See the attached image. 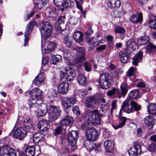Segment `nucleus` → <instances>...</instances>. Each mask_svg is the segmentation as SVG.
I'll list each match as a JSON object with an SVG mask.
<instances>
[{
	"label": "nucleus",
	"instance_id": "obj_51",
	"mask_svg": "<svg viewBox=\"0 0 156 156\" xmlns=\"http://www.w3.org/2000/svg\"><path fill=\"white\" fill-rule=\"evenodd\" d=\"M130 103L132 105V108H133L134 110L137 111L141 109V106L133 101H131Z\"/></svg>",
	"mask_w": 156,
	"mask_h": 156
},
{
	"label": "nucleus",
	"instance_id": "obj_37",
	"mask_svg": "<svg viewBox=\"0 0 156 156\" xmlns=\"http://www.w3.org/2000/svg\"><path fill=\"white\" fill-rule=\"evenodd\" d=\"M70 0H65L63 1L62 4L58 8V10L62 12L65 9L69 8Z\"/></svg>",
	"mask_w": 156,
	"mask_h": 156
},
{
	"label": "nucleus",
	"instance_id": "obj_63",
	"mask_svg": "<svg viewBox=\"0 0 156 156\" xmlns=\"http://www.w3.org/2000/svg\"><path fill=\"white\" fill-rule=\"evenodd\" d=\"M72 110L74 114L77 115L80 114V112L79 110V108L78 106L74 107L73 108Z\"/></svg>",
	"mask_w": 156,
	"mask_h": 156
},
{
	"label": "nucleus",
	"instance_id": "obj_24",
	"mask_svg": "<svg viewBox=\"0 0 156 156\" xmlns=\"http://www.w3.org/2000/svg\"><path fill=\"white\" fill-rule=\"evenodd\" d=\"M154 122V117L150 115L147 116L144 119V123L149 127V129L150 130L152 128Z\"/></svg>",
	"mask_w": 156,
	"mask_h": 156
},
{
	"label": "nucleus",
	"instance_id": "obj_23",
	"mask_svg": "<svg viewBox=\"0 0 156 156\" xmlns=\"http://www.w3.org/2000/svg\"><path fill=\"white\" fill-rule=\"evenodd\" d=\"M69 85L67 82H63L58 87V90L59 93L66 94L68 90Z\"/></svg>",
	"mask_w": 156,
	"mask_h": 156
},
{
	"label": "nucleus",
	"instance_id": "obj_4",
	"mask_svg": "<svg viewBox=\"0 0 156 156\" xmlns=\"http://www.w3.org/2000/svg\"><path fill=\"white\" fill-rule=\"evenodd\" d=\"M48 112V121L51 122L55 120L60 115L61 111L58 107L51 105Z\"/></svg>",
	"mask_w": 156,
	"mask_h": 156
},
{
	"label": "nucleus",
	"instance_id": "obj_39",
	"mask_svg": "<svg viewBox=\"0 0 156 156\" xmlns=\"http://www.w3.org/2000/svg\"><path fill=\"white\" fill-rule=\"evenodd\" d=\"M150 40V37L148 36H142L138 40V43L140 45L147 44Z\"/></svg>",
	"mask_w": 156,
	"mask_h": 156
},
{
	"label": "nucleus",
	"instance_id": "obj_61",
	"mask_svg": "<svg viewBox=\"0 0 156 156\" xmlns=\"http://www.w3.org/2000/svg\"><path fill=\"white\" fill-rule=\"evenodd\" d=\"M92 146V148L93 149L95 150L96 152H97L99 151L100 146L99 145H96L94 143L91 144Z\"/></svg>",
	"mask_w": 156,
	"mask_h": 156
},
{
	"label": "nucleus",
	"instance_id": "obj_3",
	"mask_svg": "<svg viewBox=\"0 0 156 156\" xmlns=\"http://www.w3.org/2000/svg\"><path fill=\"white\" fill-rule=\"evenodd\" d=\"M27 133V130L24 127L14 126L9 134V135L12 136L16 139L22 140L26 137Z\"/></svg>",
	"mask_w": 156,
	"mask_h": 156
},
{
	"label": "nucleus",
	"instance_id": "obj_33",
	"mask_svg": "<svg viewBox=\"0 0 156 156\" xmlns=\"http://www.w3.org/2000/svg\"><path fill=\"white\" fill-rule=\"evenodd\" d=\"M148 25L151 28L156 29V16L151 15L150 16Z\"/></svg>",
	"mask_w": 156,
	"mask_h": 156
},
{
	"label": "nucleus",
	"instance_id": "obj_57",
	"mask_svg": "<svg viewBox=\"0 0 156 156\" xmlns=\"http://www.w3.org/2000/svg\"><path fill=\"white\" fill-rule=\"evenodd\" d=\"M135 68L133 67H130L127 73V75L128 76L131 77L134 75Z\"/></svg>",
	"mask_w": 156,
	"mask_h": 156
},
{
	"label": "nucleus",
	"instance_id": "obj_21",
	"mask_svg": "<svg viewBox=\"0 0 156 156\" xmlns=\"http://www.w3.org/2000/svg\"><path fill=\"white\" fill-rule=\"evenodd\" d=\"M45 76L43 72H41L38 74L35 78L33 82L37 86L41 85L45 79Z\"/></svg>",
	"mask_w": 156,
	"mask_h": 156
},
{
	"label": "nucleus",
	"instance_id": "obj_49",
	"mask_svg": "<svg viewBox=\"0 0 156 156\" xmlns=\"http://www.w3.org/2000/svg\"><path fill=\"white\" fill-rule=\"evenodd\" d=\"M48 0H40L39 2L36 3L35 6V7L40 9L43 6L46 4V2Z\"/></svg>",
	"mask_w": 156,
	"mask_h": 156
},
{
	"label": "nucleus",
	"instance_id": "obj_18",
	"mask_svg": "<svg viewBox=\"0 0 156 156\" xmlns=\"http://www.w3.org/2000/svg\"><path fill=\"white\" fill-rule=\"evenodd\" d=\"M50 127L49 122L46 120H41L38 122L37 128L41 131H46Z\"/></svg>",
	"mask_w": 156,
	"mask_h": 156
},
{
	"label": "nucleus",
	"instance_id": "obj_34",
	"mask_svg": "<svg viewBox=\"0 0 156 156\" xmlns=\"http://www.w3.org/2000/svg\"><path fill=\"white\" fill-rule=\"evenodd\" d=\"M83 36L82 32L79 31H76L73 35L74 40L77 42H80L83 41Z\"/></svg>",
	"mask_w": 156,
	"mask_h": 156
},
{
	"label": "nucleus",
	"instance_id": "obj_52",
	"mask_svg": "<svg viewBox=\"0 0 156 156\" xmlns=\"http://www.w3.org/2000/svg\"><path fill=\"white\" fill-rule=\"evenodd\" d=\"M110 107V105L108 104H102L101 106V108L102 112L104 113H105Z\"/></svg>",
	"mask_w": 156,
	"mask_h": 156
},
{
	"label": "nucleus",
	"instance_id": "obj_62",
	"mask_svg": "<svg viewBox=\"0 0 156 156\" xmlns=\"http://www.w3.org/2000/svg\"><path fill=\"white\" fill-rule=\"evenodd\" d=\"M110 134V132L107 129H105L103 133V136L105 138H108Z\"/></svg>",
	"mask_w": 156,
	"mask_h": 156
},
{
	"label": "nucleus",
	"instance_id": "obj_27",
	"mask_svg": "<svg viewBox=\"0 0 156 156\" xmlns=\"http://www.w3.org/2000/svg\"><path fill=\"white\" fill-rule=\"evenodd\" d=\"M104 146L107 152L112 153L114 149V144L113 142L110 140L105 141L104 143Z\"/></svg>",
	"mask_w": 156,
	"mask_h": 156
},
{
	"label": "nucleus",
	"instance_id": "obj_47",
	"mask_svg": "<svg viewBox=\"0 0 156 156\" xmlns=\"http://www.w3.org/2000/svg\"><path fill=\"white\" fill-rule=\"evenodd\" d=\"M114 31L116 34H124L125 33V30L123 28L117 26L115 27Z\"/></svg>",
	"mask_w": 156,
	"mask_h": 156
},
{
	"label": "nucleus",
	"instance_id": "obj_19",
	"mask_svg": "<svg viewBox=\"0 0 156 156\" xmlns=\"http://www.w3.org/2000/svg\"><path fill=\"white\" fill-rule=\"evenodd\" d=\"M39 149V148L37 146H26L25 148V153L24 154V156H34L36 149Z\"/></svg>",
	"mask_w": 156,
	"mask_h": 156
},
{
	"label": "nucleus",
	"instance_id": "obj_28",
	"mask_svg": "<svg viewBox=\"0 0 156 156\" xmlns=\"http://www.w3.org/2000/svg\"><path fill=\"white\" fill-rule=\"evenodd\" d=\"M107 5L111 8H118L120 5V0H108Z\"/></svg>",
	"mask_w": 156,
	"mask_h": 156
},
{
	"label": "nucleus",
	"instance_id": "obj_31",
	"mask_svg": "<svg viewBox=\"0 0 156 156\" xmlns=\"http://www.w3.org/2000/svg\"><path fill=\"white\" fill-rule=\"evenodd\" d=\"M144 49L145 50V52L147 54L153 52L156 53V46L151 43H148Z\"/></svg>",
	"mask_w": 156,
	"mask_h": 156
},
{
	"label": "nucleus",
	"instance_id": "obj_16",
	"mask_svg": "<svg viewBox=\"0 0 156 156\" xmlns=\"http://www.w3.org/2000/svg\"><path fill=\"white\" fill-rule=\"evenodd\" d=\"M62 67L64 69V70H65L66 73V79L69 81L73 80L76 76L75 70L72 68H66L63 67Z\"/></svg>",
	"mask_w": 156,
	"mask_h": 156
},
{
	"label": "nucleus",
	"instance_id": "obj_40",
	"mask_svg": "<svg viewBox=\"0 0 156 156\" xmlns=\"http://www.w3.org/2000/svg\"><path fill=\"white\" fill-rule=\"evenodd\" d=\"M139 93V91L138 89H134L131 91L129 94V97L133 99H137Z\"/></svg>",
	"mask_w": 156,
	"mask_h": 156
},
{
	"label": "nucleus",
	"instance_id": "obj_58",
	"mask_svg": "<svg viewBox=\"0 0 156 156\" xmlns=\"http://www.w3.org/2000/svg\"><path fill=\"white\" fill-rule=\"evenodd\" d=\"M115 88H114L111 90H109L107 91V95L109 97H112L115 95Z\"/></svg>",
	"mask_w": 156,
	"mask_h": 156
},
{
	"label": "nucleus",
	"instance_id": "obj_29",
	"mask_svg": "<svg viewBox=\"0 0 156 156\" xmlns=\"http://www.w3.org/2000/svg\"><path fill=\"white\" fill-rule=\"evenodd\" d=\"M44 50L46 53H49L53 51L55 46L52 42H46L45 44Z\"/></svg>",
	"mask_w": 156,
	"mask_h": 156
},
{
	"label": "nucleus",
	"instance_id": "obj_44",
	"mask_svg": "<svg viewBox=\"0 0 156 156\" xmlns=\"http://www.w3.org/2000/svg\"><path fill=\"white\" fill-rule=\"evenodd\" d=\"M51 62L54 65L57 64V62L60 61L61 60L62 57L59 55H53L51 56Z\"/></svg>",
	"mask_w": 156,
	"mask_h": 156
},
{
	"label": "nucleus",
	"instance_id": "obj_60",
	"mask_svg": "<svg viewBox=\"0 0 156 156\" xmlns=\"http://www.w3.org/2000/svg\"><path fill=\"white\" fill-rule=\"evenodd\" d=\"M56 95V94L54 90L49 91L48 94V97L50 98H53Z\"/></svg>",
	"mask_w": 156,
	"mask_h": 156
},
{
	"label": "nucleus",
	"instance_id": "obj_30",
	"mask_svg": "<svg viewBox=\"0 0 156 156\" xmlns=\"http://www.w3.org/2000/svg\"><path fill=\"white\" fill-rule=\"evenodd\" d=\"M63 55L66 62L68 64H71L70 59L72 58V56L69 50H65L63 52Z\"/></svg>",
	"mask_w": 156,
	"mask_h": 156
},
{
	"label": "nucleus",
	"instance_id": "obj_36",
	"mask_svg": "<svg viewBox=\"0 0 156 156\" xmlns=\"http://www.w3.org/2000/svg\"><path fill=\"white\" fill-rule=\"evenodd\" d=\"M119 56L121 61L123 63H126L129 61V56L128 55L120 51L119 53Z\"/></svg>",
	"mask_w": 156,
	"mask_h": 156
},
{
	"label": "nucleus",
	"instance_id": "obj_5",
	"mask_svg": "<svg viewBox=\"0 0 156 156\" xmlns=\"http://www.w3.org/2000/svg\"><path fill=\"white\" fill-rule=\"evenodd\" d=\"M30 96V101L35 100L38 101H42L43 95L42 91L38 88H36L32 90L29 92Z\"/></svg>",
	"mask_w": 156,
	"mask_h": 156
},
{
	"label": "nucleus",
	"instance_id": "obj_25",
	"mask_svg": "<svg viewBox=\"0 0 156 156\" xmlns=\"http://www.w3.org/2000/svg\"><path fill=\"white\" fill-rule=\"evenodd\" d=\"M142 14L139 13L138 15L134 14L132 15L130 18V20L133 23H141L142 21Z\"/></svg>",
	"mask_w": 156,
	"mask_h": 156
},
{
	"label": "nucleus",
	"instance_id": "obj_6",
	"mask_svg": "<svg viewBox=\"0 0 156 156\" xmlns=\"http://www.w3.org/2000/svg\"><path fill=\"white\" fill-rule=\"evenodd\" d=\"M0 155L1 156H16V151L8 145L0 147Z\"/></svg>",
	"mask_w": 156,
	"mask_h": 156
},
{
	"label": "nucleus",
	"instance_id": "obj_17",
	"mask_svg": "<svg viewBox=\"0 0 156 156\" xmlns=\"http://www.w3.org/2000/svg\"><path fill=\"white\" fill-rule=\"evenodd\" d=\"M76 99L73 97L65 98L63 102V106L65 109L72 107L75 103Z\"/></svg>",
	"mask_w": 156,
	"mask_h": 156
},
{
	"label": "nucleus",
	"instance_id": "obj_26",
	"mask_svg": "<svg viewBox=\"0 0 156 156\" xmlns=\"http://www.w3.org/2000/svg\"><path fill=\"white\" fill-rule=\"evenodd\" d=\"M143 53L140 51L136 54L133 58V65L137 66L138 63L142 60L143 57Z\"/></svg>",
	"mask_w": 156,
	"mask_h": 156
},
{
	"label": "nucleus",
	"instance_id": "obj_22",
	"mask_svg": "<svg viewBox=\"0 0 156 156\" xmlns=\"http://www.w3.org/2000/svg\"><path fill=\"white\" fill-rule=\"evenodd\" d=\"M33 140L37 144L42 143L44 142V135L41 132H39L34 136Z\"/></svg>",
	"mask_w": 156,
	"mask_h": 156
},
{
	"label": "nucleus",
	"instance_id": "obj_10",
	"mask_svg": "<svg viewBox=\"0 0 156 156\" xmlns=\"http://www.w3.org/2000/svg\"><path fill=\"white\" fill-rule=\"evenodd\" d=\"M108 75V74L106 73H103L100 75L99 83L100 86L103 89H107L110 86V82L107 78Z\"/></svg>",
	"mask_w": 156,
	"mask_h": 156
},
{
	"label": "nucleus",
	"instance_id": "obj_46",
	"mask_svg": "<svg viewBox=\"0 0 156 156\" xmlns=\"http://www.w3.org/2000/svg\"><path fill=\"white\" fill-rule=\"evenodd\" d=\"M36 101L35 103L31 102L29 104V108L30 110L33 111L35 112L36 109L38 108L40 104H38Z\"/></svg>",
	"mask_w": 156,
	"mask_h": 156
},
{
	"label": "nucleus",
	"instance_id": "obj_13",
	"mask_svg": "<svg viewBox=\"0 0 156 156\" xmlns=\"http://www.w3.org/2000/svg\"><path fill=\"white\" fill-rule=\"evenodd\" d=\"M75 49L77 52L78 56L76 61L78 63H81L86 60L85 56L86 51L82 47H77L75 48Z\"/></svg>",
	"mask_w": 156,
	"mask_h": 156
},
{
	"label": "nucleus",
	"instance_id": "obj_43",
	"mask_svg": "<svg viewBox=\"0 0 156 156\" xmlns=\"http://www.w3.org/2000/svg\"><path fill=\"white\" fill-rule=\"evenodd\" d=\"M126 121V118L124 117H121L119 118L120 123L117 126L115 127V129H117L118 128H122L125 124Z\"/></svg>",
	"mask_w": 156,
	"mask_h": 156
},
{
	"label": "nucleus",
	"instance_id": "obj_1",
	"mask_svg": "<svg viewBox=\"0 0 156 156\" xmlns=\"http://www.w3.org/2000/svg\"><path fill=\"white\" fill-rule=\"evenodd\" d=\"M102 115H103L100 113L98 110H94L90 112L88 115V121L82 123L81 125L79 126L80 128L82 130L86 129L89 128L90 123L94 125L100 124L101 117Z\"/></svg>",
	"mask_w": 156,
	"mask_h": 156
},
{
	"label": "nucleus",
	"instance_id": "obj_2",
	"mask_svg": "<svg viewBox=\"0 0 156 156\" xmlns=\"http://www.w3.org/2000/svg\"><path fill=\"white\" fill-rule=\"evenodd\" d=\"M39 28L42 37L46 39L51 36L52 26L48 22L41 21L39 23Z\"/></svg>",
	"mask_w": 156,
	"mask_h": 156
},
{
	"label": "nucleus",
	"instance_id": "obj_32",
	"mask_svg": "<svg viewBox=\"0 0 156 156\" xmlns=\"http://www.w3.org/2000/svg\"><path fill=\"white\" fill-rule=\"evenodd\" d=\"M73 119L70 116H67L63 119L61 123V125L64 126H67L69 125L71 123H72Z\"/></svg>",
	"mask_w": 156,
	"mask_h": 156
},
{
	"label": "nucleus",
	"instance_id": "obj_53",
	"mask_svg": "<svg viewBox=\"0 0 156 156\" xmlns=\"http://www.w3.org/2000/svg\"><path fill=\"white\" fill-rule=\"evenodd\" d=\"M63 42L68 48L70 47L72 43L70 39H69L67 36L64 38Z\"/></svg>",
	"mask_w": 156,
	"mask_h": 156
},
{
	"label": "nucleus",
	"instance_id": "obj_48",
	"mask_svg": "<svg viewBox=\"0 0 156 156\" xmlns=\"http://www.w3.org/2000/svg\"><path fill=\"white\" fill-rule=\"evenodd\" d=\"M88 41L90 44L93 47H94L97 46L98 45L100 44V41H97L96 39L94 38L89 39Z\"/></svg>",
	"mask_w": 156,
	"mask_h": 156
},
{
	"label": "nucleus",
	"instance_id": "obj_45",
	"mask_svg": "<svg viewBox=\"0 0 156 156\" xmlns=\"http://www.w3.org/2000/svg\"><path fill=\"white\" fill-rule=\"evenodd\" d=\"M23 125L24 127V128L27 130L31 128L32 127V125L30 119L28 118L25 119L24 121Z\"/></svg>",
	"mask_w": 156,
	"mask_h": 156
},
{
	"label": "nucleus",
	"instance_id": "obj_15",
	"mask_svg": "<svg viewBox=\"0 0 156 156\" xmlns=\"http://www.w3.org/2000/svg\"><path fill=\"white\" fill-rule=\"evenodd\" d=\"M34 28V25L32 22H30L27 25L26 30L24 33V46L26 47L29 40V36L31 32Z\"/></svg>",
	"mask_w": 156,
	"mask_h": 156
},
{
	"label": "nucleus",
	"instance_id": "obj_20",
	"mask_svg": "<svg viewBox=\"0 0 156 156\" xmlns=\"http://www.w3.org/2000/svg\"><path fill=\"white\" fill-rule=\"evenodd\" d=\"M45 15L50 17H55L58 14L57 11L55 8L52 6L48 7L45 10Z\"/></svg>",
	"mask_w": 156,
	"mask_h": 156
},
{
	"label": "nucleus",
	"instance_id": "obj_12",
	"mask_svg": "<svg viewBox=\"0 0 156 156\" xmlns=\"http://www.w3.org/2000/svg\"><path fill=\"white\" fill-rule=\"evenodd\" d=\"M48 107L44 103L40 104L35 112V114L38 117L44 116L48 112Z\"/></svg>",
	"mask_w": 156,
	"mask_h": 156
},
{
	"label": "nucleus",
	"instance_id": "obj_59",
	"mask_svg": "<svg viewBox=\"0 0 156 156\" xmlns=\"http://www.w3.org/2000/svg\"><path fill=\"white\" fill-rule=\"evenodd\" d=\"M80 0V2H79L76 0H75V2L76 4V7L80 10H82V9H83L81 5L83 3V0Z\"/></svg>",
	"mask_w": 156,
	"mask_h": 156
},
{
	"label": "nucleus",
	"instance_id": "obj_64",
	"mask_svg": "<svg viewBox=\"0 0 156 156\" xmlns=\"http://www.w3.org/2000/svg\"><path fill=\"white\" fill-rule=\"evenodd\" d=\"M62 126H60L57 128L55 130V134H57L60 133L62 132L63 128L62 127Z\"/></svg>",
	"mask_w": 156,
	"mask_h": 156
},
{
	"label": "nucleus",
	"instance_id": "obj_54",
	"mask_svg": "<svg viewBox=\"0 0 156 156\" xmlns=\"http://www.w3.org/2000/svg\"><path fill=\"white\" fill-rule=\"evenodd\" d=\"M117 103V101L114 100H113L112 103V107L111 111V114L112 115L113 113L114 110H116V104Z\"/></svg>",
	"mask_w": 156,
	"mask_h": 156
},
{
	"label": "nucleus",
	"instance_id": "obj_55",
	"mask_svg": "<svg viewBox=\"0 0 156 156\" xmlns=\"http://www.w3.org/2000/svg\"><path fill=\"white\" fill-rule=\"evenodd\" d=\"M65 16H60L59 18H58V20L57 21L56 23V24H60V25L64 23V22L65 21Z\"/></svg>",
	"mask_w": 156,
	"mask_h": 156
},
{
	"label": "nucleus",
	"instance_id": "obj_38",
	"mask_svg": "<svg viewBox=\"0 0 156 156\" xmlns=\"http://www.w3.org/2000/svg\"><path fill=\"white\" fill-rule=\"evenodd\" d=\"M126 44L128 49L130 51H134L136 49V44L133 40L128 41L126 42Z\"/></svg>",
	"mask_w": 156,
	"mask_h": 156
},
{
	"label": "nucleus",
	"instance_id": "obj_41",
	"mask_svg": "<svg viewBox=\"0 0 156 156\" xmlns=\"http://www.w3.org/2000/svg\"><path fill=\"white\" fill-rule=\"evenodd\" d=\"M120 88L122 95H125L129 89V87L127 83H122L120 86Z\"/></svg>",
	"mask_w": 156,
	"mask_h": 156
},
{
	"label": "nucleus",
	"instance_id": "obj_35",
	"mask_svg": "<svg viewBox=\"0 0 156 156\" xmlns=\"http://www.w3.org/2000/svg\"><path fill=\"white\" fill-rule=\"evenodd\" d=\"M147 111L151 114H156V105L150 103L148 104Z\"/></svg>",
	"mask_w": 156,
	"mask_h": 156
},
{
	"label": "nucleus",
	"instance_id": "obj_7",
	"mask_svg": "<svg viewBox=\"0 0 156 156\" xmlns=\"http://www.w3.org/2000/svg\"><path fill=\"white\" fill-rule=\"evenodd\" d=\"M100 103V100L99 98L94 96L87 98L85 101V104L87 106L91 108H95Z\"/></svg>",
	"mask_w": 156,
	"mask_h": 156
},
{
	"label": "nucleus",
	"instance_id": "obj_14",
	"mask_svg": "<svg viewBox=\"0 0 156 156\" xmlns=\"http://www.w3.org/2000/svg\"><path fill=\"white\" fill-rule=\"evenodd\" d=\"M121 110L124 112L128 114L134 112L132 105L130 103V101L128 100H126L123 102Z\"/></svg>",
	"mask_w": 156,
	"mask_h": 156
},
{
	"label": "nucleus",
	"instance_id": "obj_42",
	"mask_svg": "<svg viewBox=\"0 0 156 156\" xmlns=\"http://www.w3.org/2000/svg\"><path fill=\"white\" fill-rule=\"evenodd\" d=\"M77 80L80 84H85L86 82L85 77L82 73H80L77 76Z\"/></svg>",
	"mask_w": 156,
	"mask_h": 156
},
{
	"label": "nucleus",
	"instance_id": "obj_9",
	"mask_svg": "<svg viewBox=\"0 0 156 156\" xmlns=\"http://www.w3.org/2000/svg\"><path fill=\"white\" fill-rule=\"evenodd\" d=\"M78 137V133L76 131H72L68 133L67 139L71 146L73 147L76 146Z\"/></svg>",
	"mask_w": 156,
	"mask_h": 156
},
{
	"label": "nucleus",
	"instance_id": "obj_11",
	"mask_svg": "<svg viewBox=\"0 0 156 156\" xmlns=\"http://www.w3.org/2000/svg\"><path fill=\"white\" fill-rule=\"evenodd\" d=\"M142 151L141 146L137 143H135L133 146L129 148L128 153L129 156H136Z\"/></svg>",
	"mask_w": 156,
	"mask_h": 156
},
{
	"label": "nucleus",
	"instance_id": "obj_50",
	"mask_svg": "<svg viewBox=\"0 0 156 156\" xmlns=\"http://www.w3.org/2000/svg\"><path fill=\"white\" fill-rule=\"evenodd\" d=\"M92 64L88 62H86L84 63V66L85 71L87 72L90 71L92 68Z\"/></svg>",
	"mask_w": 156,
	"mask_h": 156
},
{
	"label": "nucleus",
	"instance_id": "obj_56",
	"mask_svg": "<svg viewBox=\"0 0 156 156\" xmlns=\"http://www.w3.org/2000/svg\"><path fill=\"white\" fill-rule=\"evenodd\" d=\"M148 149L151 152H155L156 151V144H152L149 146Z\"/></svg>",
	"mask_w": 156,
	"mask_h": 156
},
{
	"label": "nucleus",
	"instance_id": "obj_8",
	"mask_svg": "<svg viewBox=\"0 0 156 156\" xmlns=\"http://www.w3.org/2000/svg\"><path fill=\"white\" fill-rule=\"evenodd\" d=\"M99 135L97 130L95 128H91L87 130L85 136L88 140L94 141L98 138Z\"/></svg>",
	"mask_w": 156,
	"mask_h": 156
}]
</instances>
